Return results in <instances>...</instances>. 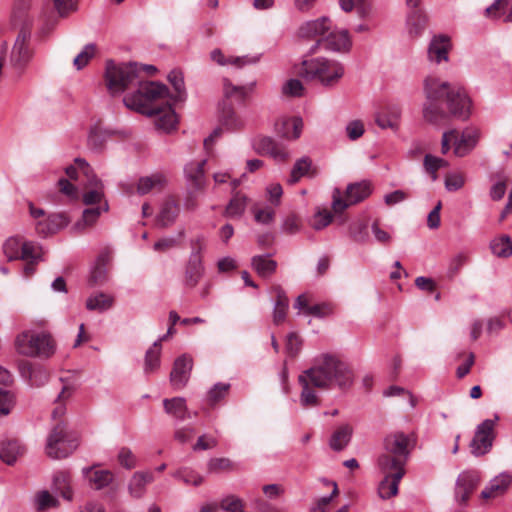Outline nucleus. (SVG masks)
I'll return each mask as SVG.
<instances>
[{"mask_svg": "<svg viewBox=\"0 0 512 512\" xmlns=\"http://www.w3.org/2000/svg\"><path fill=\"white\" fill-rule=\"evenodd\" d=\"M424 93L427 102L423 107V117L427 122L439 125L450 118H469L471 101L461 87L429 76L424 80Z\"/></svg>", "mask_w": 512, "mask_h": 512, "instance_id": "nucleus-1", "label": "nucleus"}, {"mask_svg": "<svg viewBox=\"0 0 512 512\" xmlns=\"http://www.w3.org/2000/svg\"><path fill=\"white\" fill-rule=\"evenodd\" d=\"M168 88L159 82L141 83L133 93L124 96V105L133 111L155 117L158 129L169 132L176 127L177 115L169 103Z\"/></svg>", "mask_w": 512, "mask_h": 512, "instance_id": "nucleus-2", "label": "nucleus"}, {"mask_svg": "<svg viewBox=\"0 0 512 512\" xmlns=\"http://www.w3.org/2000/svg\"><path fill=\"white\" fill-rule=\"evenodd\" d=\"M313 387L322 389L337 388L349 390L354 383L352 368L340 358L331 354H322L314 359L311 368L305 370Z\"/></svg>", "mask_w": 512, "mask_h": 512, "instance_id": "nucleus-3", "label": "nucleus"}, {"mask_svg": "<svg viewBox=\"0 0 512 512\" xmlns=\"http://www.w3.org/2000/svg\"><path fill=\"white\" fill-rule=\"evenodd\" d=\"M296 74L307 82H316L324 87H333L339 83L345 68L339 61L325 57L303 60L295 67Z\"/></svg>", "mask_w": 512, "mask_h": 512, "instance_id": "nucleus-4", "label": "nucleus"}, {"mask_svg": "<svg viewBox=\"0 0 512 512\" xmlns=\"http://www.w3.org/2000/svg\"><path fill=\"white\" fill-rule=\"evenodd\" d=\"M15 349L23 356L32 358H50L56 352V341L50 332L27 329L15 338Z\"/></svg>", "mask_w": 512, "mask_h": 512, "instance_id": "nucleus-5", "label": "nucleus"}, {"mask_svg": "<svg viewBox=\"0 0 512 512\" xmlns=\"http://www.w3.org/2000/svg\"><path fill=\"white\" fill-rule=\"evenodd\" d=\"M105 81L112 96L122 94L135 84H138L139 87L141 83H144L140 80V69L137 64H116L113 61H107Z\"/></svg>", "mask_w": 512, "mask_h": 512, "instance_id": "nucleus-6", "label": "nucleus"}, {"mask_svg": "<svg viewBox=\"0 0 512 512\" xmlns=\"http://www.w3.org/2000/svg\"><path fill=\"white\" fill-rule=\"evenodd\" d=\"M408 444L409 439L404 433L397 432L387 436L384 441V452L378 458L379 470H405L404 466L409 456Z\"/></svg>", "mask_w": 512, "mask_h": 512, "instance_id": "nucleus-7", "label": "nucleus"}, {"mask_svg": "<svg viewBox=\"0 0 512 512\" xmlns=\"http://www.w3.org/2000/svg\"><path fill=\"white\" fill-rule=\"evenodd\" d=\"M78 447L77 438L65 432L64 425L57 424L48 436L46 454L53 459L69 456Z\"/></svg>", "mask_w": 512, "mask_h": 512, "instance_id": "nucleus-8", "label": "nucleus"}, {"mask_svg": "<svg viewBox=\"0 0 512 512\" xmlns=\"http://www.w3.org/2000/svg\"><path fill=\"white\" fill-rule=\"evenodd\" d=\"M499 419V415L495 414L493 419H486L477 425L470 442L471 453L474 456L485 455L491 450L496 436L495 426Z\"/></svg>", "mask_w": 512, "mask_h": 512, "instance_id": "nucleus-9", "label": "nucleus"}, {"mask_svg": "<svg viewBox=\"0 0 512 512\" xmlns=\"http://www.w3.org/2000/svg\"><path fill=\"white\" fill-rule=\"evenodd\" d=\"M372 192L369 181L352 183L347 186L345 198L342 199L339 189L333 191L332 208L335 212H342L350 205H354L366 199Z\"/></svg>", "mask_w": 512, "mask_h": 512, "instance_id": "nucleus-10", "label": "nucleus"}, {"mask_svg": "<svg viewBox=\"0 0 512 512\" xmlns=\"http://www.w3.org/2000/svg\"><path fill=\"white\" fill-rule=\"evenodd\" d=\"M2 250L8 261L37 259L40 247L33 242L24 241L21 237L11 236L5 240Z\"/></svg>", "mask_w": 512, "mask_h": 512, "instance_id": "nucleus-11", "label": "nucleus"}, {"mask_svg": "<svg viewBox=\"0 0 512 512\" xmlns=\"http://www.w3.org/2000/svg\"><path fill=\"white\" fill-rule=\"evenodd\" d=\"M205 241L203 237L197 238L192 242V253L185 270L184 285L188 288H194L203 276L204 268L200 251L204 248Z\"/></svg>", "mask_w": 512, "mask_h": 512, "instance_id": "nucleus-12", "label": "nucleus"}, {"mask_svg": "<svg viewBox=\"0 0 512 512\" xmlns=\"http://www.w3.org/2000/svg\"><path fill=\"white\" fill-rule=\"evenodd\" d=\"M31 32L20 30L13 45L10 61L15 68L23 69L33 57V49L30 47Z\"/></svg>", "mask_w": 512, "mask_h": 512, "instance_id": "nucleus-13", "label": "nucleus"}, {"mask_svg": "<svg viewBox=\"0 0 512 512\" xmlns=\"http://www.w3.org/2000/svg\"><path fill=\"white\" fill-rule=\"evenodd\" d=\"M451 131L455 132L453 148L454 154L457 157L468 155L475 148L480 138V131L474 127H467L461 132L456 129H452Z\"/></svg>", "mask_w": 512, "mask_h": 512, "instance_id": "nucleus-14", "label": "nucleus"}, {"mask_svg": "<svg viewBox=\"0 0 512 512\" xmlns=\"http://www.w3.org/2000/svg\"><path fill=\"white\" fill-rule=\"evenodd\" d=\"M32 0H14L10 16L11 25L20 30L31 32L34 17L30 13Z\"/></svg>", "mask_w": 512, "mask_h": 512, "instance_id": "nucleus-15", "label": "nucleus"}, {"mask_svg": "<svg viewBox=\"0 0 512 512\" xmlns=\"http://www.w3.org/2000/svg\"><path fill=\"white\" fill-rule=\"evenodd\" d=\"M155 476L151 470L136 471L130 477L127 490L128 494L133 499H141L147 492V487L154 482Z\"/></svg>", "mask_w": 512, "mask_h": 512, "instance_id": "nucleus-16", "label": "nucleus"}, {"mask_svg": "<svg viewBox=\"0 0 512 512\" xmlns=\"http://www.w3.org/2000/svg\"><path fill=\"white\" fill-rule=\"evenodd\" d=\"M192 367L193 360L187 355H182L175 360L170 374V382L175 389H182L186 386Z\"/></svg>", "mask_w": 512, "mask_h": 512, "instance_id": "nucleus-17", "label": "nucleus"}, {"mask_svg": "<svg viewBox=\"0 0 512 512\" xmlns=\"http://www.w3.org/2000/svg\"><path fill=\"white\" fill-rule=\"evenodd\" d=\"M480 478L477 472L464 471L462 472L456 481L455 498L459 503H465L470 495L473 493L477 485L479 484Z\"/></svg>", "mask_w": 512, "mask_h": 512, "instance_id": "nucleus-18", "label": "nucleus"}, {"mask_svg": "<svg viewBox=\"0 0 512 512\" xmlns=\"http://www.w3.org/2000/svg\"><path fill=\"white\" fill-rule=\"evenodd\" d=\"M326 50L335 52H347L351 48V40L347 30H332L322 39L317 41Z\"/></svg>", "mask_w": 512, "mask_h": 512, "instance_id": "nucleus-19", "label": "nucleus"}, {"mask_svg": "<svg viewBox=\"0 0 512 512\" xmlns=\"http://www.w3.org/2000/svg\"><path fill=\"white\" fill-rule=\"evenodd\" d=\"M384 477L378 487L379 497L389 499L398 493L400 480L405 474V470L391 469L389 471H380Z\"/></svg>", "mask_w": 512, "mask_h": 512, "instance_id": "nucleus-20", "label": "nucleus"}, {"mask_svg": "<svg viewBox=\"0 0 512 512\" xmlns=\"http://www.w3.org/2000/svg\"><path fill=\"white\" fill-rule=\"evenodd\" d=\"M512 484V474L502 472L492 478L485 489L481 492L483 499H495L504 495Z\"/></svg>", "mask_w": 512, "mask_h": 512, "instance_id": "nucleus-21", "label": "nucleus"}, {"mask_svg": "<svg viewBox=\"0 0 512 512\" xmlns=\"http://www.w3.org/2000/svg\"><path fill=\"white\" fill-rule=\"evenodd\" d=\"M70 223V218L65 213H55L36 223V231L41 236H49L57 233Z\"/></svg>", "mask_w": 512, "mask_h": 512, "instance_id": "nucleus-22", "label": "nucleus"}, {"mask_svg": "<svg viewBox=\"0 0 512 512\" xmlns=\"http://www.w3.org/2000/svg\"><path fill=\"white\" fill-rule=\"evenodd\" d=\"M332 29L331 20L322 17L308 21L300 27L299 34L306 38H319L322 40Z\"/></svg>", "mask_w": 512, "mask_h": 512, "instance_id": "nucleus-23", "label": "nucleus"}, {"mask_svg": "<svg viewBox=\"0 0 512 512\" xmlns=\"http://www.w3.org/2000/svg\"><path fill=\"white\" fill-rule=\"evenodd\" d=\"M278 135L287 140H296L303 129V121L300 117L281 118L275 124Z\"/></svg>", "mask_w": 512, "mask_h": 512, "instance_id": "nucleus-24", "label": "nucleus"}, {"mask_svg": "<svg viewBox=\"0 0 512 512\" xmlns=\"http://www.w3.org/2000/svg\"><path fill=\"white\" fill-rule=\"evenodd\" d=\"M167 177L160 172L153 173L148 176L141 177L137 183V193L146 195L148 193L161 192L167 185Z\"/></svg>", "mask_w": 512, "mask_h": 512, "instance_id": "nucleus-25", "label": "nucleus"}, {"mask_svg": "<svg viewBox=\"0 0 512 512\" xmlns=\"http://www.w3.org/2000/svg\"><path fill=\"white\" fill-rule=\"evenodd\" d=\"M451 48L450 39L447 36H435L431 40L428 48V58L430 61L440 63L448 60V52Z\"/></svg>", "mask_w": 512, "mask_h": 512, "instance_id": "nucleus-26", "label": "nucleus"}, {"mask_svg": "<svg viewBox=\"0 0 512 512\" xmlns=\"http://www.w3.org/2000/svg\"><path fill=\"white\" fill-rule=\"evenodd\" d=\"M82 473L88 480L89 485L96 490L107 487L114 479L111 471L95 469L94 467H85L82 469Z\"/></svg>", "mask_w": 512, "mask_h": 512, "instance_id": "nucleus-27", "label": "nucleus"}, {"mask_svg": "<svg viewBox=\"0 0 512 512\" xmlns=\"http://www.w3.org/2000/svg\"><path fill=\"white\" fill-rule=\"evenodd\" d=\"M256 147L259 152L267 154L279 162L285 161L289 156L287 149L283 145L276 143L270 137L261 138L257 142Z\"/></svg>", "mask_w": 512, "mask_h": 512, "instance_id": "nucleus-28", "label": "nucleus"}, {"mask_svg": "<svg viewBox=\"0 0 512 512\" xmlns=\"http://www.w3.org/2000/svg\"><path fill=\"white\" fill-rule=\"evenodd\" d=\"M401 117V109L398 106H388L375 116L376 124L382 129H397Z\"/></svg>", "mask_w": 512, "mask_h": 512, "instance_id": "nucleus-29", "label": "nucleus"}, {"mask_svg": "<svg viewBox=\"0 0 512 512\" xmlns=\"http://www.w3.org/2000/svg\"><path fill=\"white\" fill-rule=\"evenodd\" d=\"M179 214V206L176 200L172 197H167L160 208L157 216V222L162 227H167L173 224Z\"/></svg>", "mask_w": 512, "mask_h": 512, "instance_id": "nucleus-30", "label": "nucleus"}, {"mask_svg": "<svg viewBox=\"0 0 512 512\" xmlns=\"http://www.w3.org/2000/svg\"><path fill=\"white\" fill-rule=\"evenodd\" d=\"M163 406L165 412L176 420L184 421L190 418L186 400L182 397L164 399Z\"/></svg>", "mask_w": 512, "mask_h": 512, "instance_id": "nucleus-31", "label": "nucleus"}, {"mask_svg": "<svg viewBox=\"0 0 512 512\" xmlns=\"http://www.w3.org/2000/svg\"><path fill=\"white\" fill-rule=\"evenodd\" d=\"M298 381L302 387V391L300 394L301 405L303 407L316 406L318 404V396L315 390L311 387L313 385L306 371L299 375Z\"/></svg>", "mask_w": 512, "mask_h": 512, "instance_id": "nucleus-32", "label": "nucleus"}, {"mask_svg": "<svg viewBox=\"0 0 512 512\" xmlns=\"http://www.w3.org/2000/svg\"><path fill=\"white\" fill-rule=\"evenodd\" d=\"M87 187L90 188L83 194V202L85 205H94L101 203L104 198L103 184L96 175H91V178L87 180Z\"/></svg>", "mask_w": 512, "mask_h": 512, "instance_id": "nucleus-33", "label": "nucleus"}, {"mask_svg": "<svg viewBox=\"0 0 512 512\" xmlns=\"http://www.w3.org/2000/svg\"><path fill=\"white\" fill-rule=\"evenodd\" d=\"M339 5L347 13L355 10L361 19H366L372 14V4L369 0H339Z\"/></svg>", "mask_w": 512, "mask_h": 512, "instance_id": "nucleus-34", "label": "nucleus"}, {"mask_svg": "<svg viewBox=\"0 0 512 512\" xmlns=\"http://www.w3.org/2000/svg\"><path fill=\"white\" fill-rule=\"evenodd\" d=\"M109 209L108 203L104 202L103 205L96 208H87L83 211L81 220L77 221L74 225V229L82 231L87 227H91L96 223L98 218L103 212H107Z\"/></svg>", "mask_w": 512, "mask_h": 512, "instance_id": "nucleus-35", "label": "nucleus"}, {"mask_svg": "<svg viewBox=\"0 0 512 512\" xmlns=\"http://www.w3.org/2000/svg\"><path fill=\"white\" fill-rule=\"evenodd\" d=\"M427 25V17L420 9L412 10L407 17L408 33L417 37L423 33Z\"/></svg>", "mask_w": 512, "mask_h": 512, "instance_id": "nucleus-36", "label": "nucleus"}, {"mask_svg": "<svg viewBox=\"0 0 512 512\" xmlns=\"http://www.w3.org/2000/svg\"><path fill=\"white\" fill-rule=\"evenodd\" d=\"M206 160L192 161L185 166V175L196 189L202 188Z\"/></svg>", "mask_w": 512, "mask_h": 512, "instance_id": "nucleus-37", "label": "nucleus"}, {"mask_svg": "<svg viewBox=\"0 0 512 512\" xmlns=\"http://www.w3.org/2000/svg\"><path fill=\"white\" fill-rule=\"evenodd\" d=\"M352 428L349 425H342L331 435L329 445L334 451L343 450L351 440Z\"/></svg>", "mask_w": 512, "mask_h": 512, "instance_id": "nucleus-38", "label": "nucleus"}, {"mask_svg": "<svg viewBox=\"0 0 512 512\" xmlns=\"http://www.w3.org/2000/svg\"><path fill=\"white\" fill-rule=\"evenodd\" d=\"M248 204V197L240 192H236L225 209V215L230 218H239L245 212Z\"/></svg>", "mask_w": 512, "mask_h": 512, "instance_id": "nucleus-39", "label": "nucleus"}, {"mask_svg": "<svg viewBox=\"0 0 512 512\" xmlns=\"http://www.w3.org/2000/svg\"><path fill=\"white\" fill-rule=\"evenodd\" d=\"M23 453L24 448L18 441H7L3 443L0 449V458L8 465H12Z\"/></svg>", "mask_w": 512, "mask_h": 512, "instance_id": "nucleus-40", "label": "nucleus"}, {"mask_svg": "<svg viewBox=\"0 0 512 512\" xmlns=\"http://www.w3.org/2000/svg\"><path fill=\"white\" fill-rule=\"evenodd\" d=\"M114 298L105 293H96L86 300V308L91 311L103 312L113 306Z\"/></svg>", "mask_w": 512, "mask_h": 512, "instance_id": "nucleus-41", "label": "nucleus"}, {"mask_svg": "<svg viewBox=\"0 0 512 512\" xmlns=\"http://www.w3.org/2000/svg\"><path fill=\"white\" fill-rule=\"evenodd\" d=\"M491 252L501 258L512 255V239L507 235H501L490 242Z\"/></svg>", "mask_w": 512, "mask_h": 512, "instance_id": "nucleus-42", "label": "nucleus"}, {"mask_svg": "<svg viewBox=\"0 0 512 512\" xmlns=\"http://www.w3.org/2000/svg\"><path fill=\"white\" fill-rule=\"evenodd\" d=\"M312 169V161L309 157L304 156L298 159L292 170L291 174L289 176L288 182L290 184L297 183L302 177L309 175Z\"/></svg>", "mask_w": 512, "mask_h": 512, "instance_id": "nucleus-43", "label": "nucleus"}, {"mask_svg": "<svg viewBox=\"0 0 512 512\" xmlns=\"http://www.w3.org/2000/svg\"><path fill=\"white\" fill-rule=\"evenodd\" d=\"M507 6V0H495L492 5L486 8V15L494 19L503 17L504 22H512V4L508 13L505 12Z\"/></svg>", "mask_w": 512, "mask_h": 512, "instance_id": "nucleus-44", "label": "nucleus"}, {"mask_svg": "<svg viewBox=\"0 0 512 512\" xmlns=\"http://www.w3.org/2000/svg\"><path fill=\"white\" fill-rule=\"evenodd\" d=\"M110 135L107 130L98 126L93 127L88 136V147L95 152H100Z\"/></svg>", "mask_w": 512, "mask_h": 512, "instance_id": "nucleus-45", "label": "nucleus"}, {"mask_svg": "<svg viewBox=\"0 0 512 512\" xmlns=\"http://www.w3.org/2000/svg\"><path fill=\"white\" fill-rule=\"evenodd\" d=\"M161 342L162 339H158L146 352L144 366L146 373L154 372L160 366Z\"/></svg>", "mask_w": 512, "mask_h": 512, "instance_id": "nucleus-46", "label": "nucleus"}, {"mask_svg": "<svg viewBox=\"0 0 512 512\" xmlns=\"http://www.w3.org/2000/svg\"><path fill=\"white\" fill-rule=\"evenodd\" d=\"M175 479L183 481L186 485L200 486L204 482V477L193 469L182 467L173 474Z\"/></svg>", "mask_w": 512, "mask_h": 512, "instance_id": "nucleus-47", "label": "nucleus"}, {"mask_svg": "<svg viewBox=\"0 0 512 512\" xmlns=\"http://www.w3.org/2000/svg\"><path fill=\"white\" fill-rule=\"evenodd\" d=\"M252 266L261 277H268L275 272L277 264L268 256H255Z\"/></svg>", "mask_w": 512, "mask_h": 512, "instance_id": "nucleus-48", "label": "nucleus"}, {"mask_svg": "<svg viewBox=\"0 0 512 512\" xmlns=\"http://www.w3.org/2000/svg\"><path fill=\"white\" fill-rule=\"evenodd\" d=\"M54 489L60 493L61 496L70 501L72 500V491L70 487L69 475L65 472H59L54 476L53 480Z\"/></svg>", "mask_w": 512, "mask_h": 512, "instance_id": "nucleus-49", "label": "nucleus"}, {"mask_svg": "<svg viewBox=\"0 0 512 512\" xmlns=\"http://www.w3.org/2000/svg\"><path fill=\"white\" fill-rule=\"evenodd\" d=\"M220 123L227 130H237L243 126V121L231 107H224L220 114Z\"/></svg>", "mask_w": 512, "mask_h": 512, "instance_id": "nucleus-50", "label": "nucleus"}, {"mask_svg": "<svg viewBox=\"0 0 512 512\" xmlns=\"http://www.w3.org/2000/svg\"><path fill=\"white\" fill-rule=\"evenodd\" d=\"M251 211L254 215V220L258 224L270 225L275 219V210L270 206L260 207L258 205H254L251 208Z\"/></svg>", "mask_w": 512, "mask_h": 512, "instance_id": "nucleus-51", "label": "nucleus"}, {"mask_svg": "<svg viewBox=\"0 0 512 512\" xmlns=\"http://www.w3.org/2000/svg\"><path fill=\"white\" fill-rule=\"evenodd\" d=\"M34 505L38 512H44L49 508L56 507L58 505V500L48 491L43 490L35 495Z\"/></svg>", "mask_w": 512, "mask_h": 512, "instance_id": "nucleus-52", "label": "nucleus"}, {"mask_svg": "<svg viewBox=\"0 0 512 512\" xmlns=\"http://www.w3.org/2000/svg\"><path fill=\"white\" fill-rule=\"evenodd\" d=\"M289 307L288 298L284 294H278L277 301L274 305L273 310V322L276 325H280L286 319L287 311Z\"/></svg>", "mask_w": 512, "mask_h": 512, "instance_id": "nucleus-53", "label": "nucleus"}, {"mask_svg": "<svg viewBox=\"0 0 512 512\" xmlns=\"http://www.w3.org/2000/svg\"><path fill=\"white\" fill-rule=\"evenodd\" d=\"M168 80L176 92V95L173 96L174 101H182L186 95L182 73L178 70H172L168 74Z\"/></svg>", "mask_w": 512, "mask_h": 512, "instance_id": "nucleus-54", "label": "nucleus"}, {"mask_svg": "<svg viewBox=\"0 0 512 512\" xmlns=\"http://www.w3.org/2000/svg\"><path fill=\"white\" fill-rule=\"evenodd\" d=\"M75 165L76 166H69L66 168V174L71 179L78 178V172H81L87 178V180L91 178V175H94L91 167L84 159H75Z\"/></svg>", "mask_w": 512, "mask_h": 512, "instance_id": "nucleus-55", "label": "nucleus"}, {"mask_svg": "<svg viewBox=\"0 0 512 512\" xmlns=\"http://www.w3.org/2000/svg\"><path fill=\"white\" fill-rule=\"evenodd\" d=\"M117 460L119 464L127 470H132L138 465V459L136 455L128 447L120 448L117 455Z\"/></svg>", "mask_w": 512, "mask_h": 512, "instance_id": "nucleus-56", "label": "nucleus"}, {"mask_svg": "<svg viewBox=\"0 0 512 512\" xmlns=\"http://www.w3.org/2000/svg\"><path fill=\"white\" fill-rule=\"evenodd\" d=\"M234 466L228 458H212L207 463L208 473L218 474L233 470Z\"/></svg>", "mask_w": 512, "mask_h": 512, "instance_id": "nucleus-57", "label": "nucleus"}, {"mask_svg": "<svg viewBox=\"0 0 512 512\" xmlns=\"http://www.w3.org/2000/svg\"><path fill=\"white\" fill-rule=\"evenodd\" d=\"M96 53V45L95 44H87L83 50L75 57L74 66L77 70H81L84 68L88 62L94 57Z\"/></svg>", "mask_w": 512, "mask_h": 512, "instance_id": "nucleus-58", "label": "nucleus"}, {"mask_svg": "<svg viewBox=\"0 0 512 512\" xmlns=\"http://www.w3.org/2000/svg\"><path fill=\"white\" fill-rule=\"evenodd\" d=\"M448 165V162L442 158L427 154L424 158V167L425 170L431 174L432 179L436 180L437 175L436 172L442 168L446 167Z\"/></svg>", "mask_w": 512, "mask_h": 512, "instance_id": "nucleus-59", "label": "nucleus"}, {"mask_svg": "<svg viewBox=\"0 0 512 512\" xmlns=\"http://www.w3.org/2000/svg\"><path fill=\"white\" fill-rule=\"evenodd\" d=\"M230 389V384L228 383H217L215 384L208 392V401L211 405L216 404L221 399H223Z\"/></svg>", "mask_w": 512, "mask_h": 512, "instance_id": "nucleus-60", "label": "nucleus"}, {"mask_svg": "<svg viewBox=\"0 0 512 512\" xmlns=\"http://www.w3.org/2000/svg\"><path fill=\"white\" fill-rule=\"evenodd\" d=\"M220 508L225 512H244V505L242 500L233 495L222 499Z\"/></svg>", "mask_w": 512, "mask_h": 512, "instance_id": "nucleus-61", "label": "nucleus"}, {"mask_svg": "<svg viewBox=\"0 0 512 512\" xmlns=\"http://www.w3.org/2000/svg\"><path fill=\"white\" fill-rule=\"evenodd\" d=\"M333 219V215L328 210L318 211L312 218L310 224L315 230H321L327 227Z\"/></svg>", "mask_w": 512, "mask_h": 512, "instance_id": "nucleus-62", "label": "nucleus"}, {"mask_svg": "<svg viewBox=\"0 0 512 512\" xmlns=\"http://www.w3.org/2000/svg\"><path fill=\"white\" fill-rule=\"evenodd\" d=\"M282 92L288 96L301 97L304 94V86L300 80L290 79L283 85Z\"/></svg>", "mask_w": 512, "mask_h": 512, "instance_id": "nucleus-63", "label": "nucleus"}, {"mask_svg": "<svg viewBox=\"0 0 512 512\" xmlns=\"http://www.w3.org/2000/svg\"><path fill=\"white\" fill-rule=\"evenodd\" d=\"M333 490L329 496L322 497L317 500L316 504L310 509V512H326L332 499L338 495V487L335 482L330 483Z\"/></svg>", "mask_w": 512, "mask_h": 512, "instance_id": "nucleus-64", "label": "nucleus"}]
</instances>
